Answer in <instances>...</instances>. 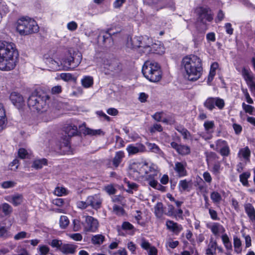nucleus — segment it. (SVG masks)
I'll use <instances>...</instances> for the list:
<instances>
[{"label":"nucleus","mask_w":255,"mask_h":255,"mask_svg":"<svg viewBox=\"0 0 255 255\" xmlns=\"http://www.w3.org/2000/svg\"><path fill=\"white\" fill-rule=\"evenodd\" d=\"M63 128L65 133L67 134L68 137H66V138L64 139V141L61 145V147L63 146H63L68 147L69 145V137L76 135L77 134L78 128L77 125L74 123H70L67 124Z\"/></svg>","instance_id":"nucleus-11"},{"label":"nucleus","mask_w":255,"mask_h":255,"mask_svg":"<svg viewBox=\"0 0 255 255\" xmlns=\"http://www.w3.org/2000/svg\"><path fill=\"white\" fill-rule=\"evenodd\" d=\"M84 134L91 136H96L104 134V132L100 129H93L90 128H86L84 130Z\"/></svg>","instance_id":"nucleus-41"},{"label":"nucleus","mask_w":255,"mask_h":255,"mask_svg":"<svg viewBox=\"0 0 255 255\" xmlns=\"http://www.w3.org/2000/svg\"><path fill=\"white\" fill-rule=\"evenodd\" d=\"M114 212L118 216H122L125 214V210L123 207L117 205H114L113 206Z\"/></svg>","instance_id":"nucleus-51"},{"label":"nucleus","mask_w":255,"mask_h":255,"mask_svg":"<svg viewBox=\"0 0 255 255\" xmlns=\"http://www.w3.org/2000/svg\"><path fill=\"white\" fill-rule=\"evenodd\" d=\"M217 246V242L211 239L206 250V255H215Z\"/></svg>","instance_id":"nucleus-29"},{"label":"nucleus","mask_w":255,"mask_h":255,"mask_svg":"<svg viewBox=\"0 0 255 255\" xmlns=\"http://www.w3.org/2000/svg\"><path fill=\"white\" fill-rule=\"evenodd\" d=\"M18 52L13 43L0 41V70L13 69L17 62Z\"/></svg>","instance_id":"nucleus-1"},{"label":"nucleus","mask_w":255,"mask_h":255,"mask_svg":"<svg viewBox=\"0 0 255 255\" xmlns=\"http://www.w3.org/2000/svg\"><path fill=\"white\" fill-rule=\"evenodd\" d=\"M125 157V153L123 151H119L116 152L113 159V164L115 167H118Z\"/></svg>","instance_id":"nucleus-30"},{"label":"nucleus","mask_w":255,"mask_h":255,"mask_svg":"<svg viewBox=\"0 0 255 255\" xmlns=\"http://www.w3.org/2000/svg\"><path fill=\"white\" fill-rule=\"evenodd\" d=\"M148 149L155 153L158 154L161 157H163L164 155V153L159 148V147L155 143L147 142L146 143Z\"/></svg>","instance_id":"nucleus-35"},{"label":"nucleus","mask_w":255,"mask_h":255,"mask_svg":"<svg viewBox=\"0 0 255 255\" xmlns=\"http://www.w3.org/2000/svg\"><path fill=\"white\" fill-rule=\"evenodd\" d=\"M215 124L213 121H207L204 124L205 130L207 133H212V129L214 128Z\"/></svg>","instance_id":"nucleus-45"},{"label":"nucleus","mask_w":255,"mask_h":255,"mask_svg":"<svg viewBox=\"0 0 255 255\" xmlns=\"http://www.w3.org/2000/svg\"><path fill=\"white\" fill-rule=\"evenodd\" d=\"M16 30L20 35H26L36 33L39 26L36 22L28 17L19 18L16 23Z\"/></svg>","instance_id":"nucleus-6"},{"label":"nucleus","mask_w":255,"mask_h":255,"mask_svg":"<svg viewBox=\"0 0 255 255\" xmlns=\"http://www.w3.org/2000/svg\"><path fill=\"white\" fill-rule=\"evenodd\" d=\"M151 39L147 36H135L128 39L127 46L130 49L136 48H143V52L149 53L153 49V53L161 55L164 53V49L163 46H159L157 44H151Z\"/></svg>","instance_id":"nucleus-3"},{"label":"nucleus","mask_w":255,"mask_h":255,"mask_svg":"<svg viewBox=\"0 0 255 255\" xmlns=\"http://www.w3.org/2000/svg\"><path fill=\"white\" fill-rule=\"evenodd\" d=\"M6 124L7 118L5 109L3 105L0 103V132L6 128Z\"/></svg>","instance_id":"nucleus-26"},{"label":"nucleus","mask_w":255,"mask_h":255,"mask_svg":"<svg viewBox=\"0 0 255 255\" xmlns=\"http://www.w3.org/2000/svg\"><path fill=\"white\" fill-rule=\"evenodd\" d=\"M104 190L109 195L115 194L116 190L112 185H108L105 187Z\"/></svg>","instance_id":"nucleus-55"},{"label":"nucleus","mask_w":255,"mask_h":255,"mask_svg":"<svg viewBox=\"0 0 255 255\" xmlns=\"http://www.w3.org/2000/svg\"><path fill=\"white\" fill-rule=\"evenodd\" d=\"M166 226L167 229L175 234H178L183 230L182 225L171 220L166 221Z\"/></svg>","instance_id":"nucleus-22"},{"label":"nucleus","mask_w":255,"mask_h":255,"mask_svg":"<svg viewBox=\"0 0 255 255\" xmlns=\"http://www.w3.org/2000/svg\"><path fill=\"white\" fill-rule=\"evenodd\" d=\"M105 240V236L101 234L93 235L91 238V242L95 245H100L104 243Z\"/></svg>","instance_id":"nucleus-37"},{"label":"nucleus","mask_w":255,"mask_h":255,"mask_svg":"<svg viewBox=\"0 0 255 255\" xmlns=\"http://www.w3.org/2000/svg\"><path fill=\"white\" fill-rule=\"evenodd\" d=\"M77 246L70 244H64L60 248V251L65 255L73 254L75 253Z\"/></svg>","instance_id":"nucleus-25"},{"label":"nucleus","mask_w":255,"mask_h":255,"mask_svg":"<svg viewBox=\"0 0 255 255\" xmlns=\"http://www.w3.org/2000/svg\"><path fill=\"white\" fill-rule=\"evenodd\" d=\"M128 249L131 252V254H135L136 245L132 242H129L127 244Z\"/></svg>","instance_id":"nucleus-61"},{"label":"nucleus","mask_w":255,"mask_h":255,"mask_svg":"<svg viewBox=\"0 0 255 255\" xmlns=\"http://www.w3.org/2000/svg\"><path fill=\"white\" fill-rule=\"evenodd\" d=\"M15 183L11 181H5L2 183L1 186L3 188H8L13 187L15 185Z\"/></svg>","instance_id":"nucleus-63"},{"label":"nucleus","mask_w":255,"mask_h":255,"mask_svg":"<svg viewBox=\"0 0 255 255\" xmlns=\"http://www.w3.org/2000/svg\"><path fill=\"white\" fill-rule=\"evenodd\" d=\"M60 77L65 81H70L73 79V76L70 73H61Z\"/></svg>","instance_id":"nucleus-56"},{"label":"nucleus","mask_w":255,"mask_h":255,"mask_svg":"<svg viewBox=\"0 0 255 255\" xmlns=\"http://www.w3.org/2000/svg\"><path fill=\"white\" fill-rule=\"evenodd\" d=\"M241 74L253 95L255 96V76L249 68L243 67Z\"/></svg>","instance_id":"nucleus-10"},{"label":"nucleus","mask_w":255,"mask_h":255,"mask_svg":"<svg viewBox=\"0 0 255 255\" xmlns=\"http://www.w3.org/2000/svg\"><path fill=\"white\" fill-rule=\"evenodd\" d=\"M83 218L84 220L82 222V225L85 233H94L98 230L99 224L97 219L88 215H84Z\"/></svg>","instance_id":"nucleus-9"},{"label":"nucleus","mask_w":255,"mask_h":255,"mask_svg":"<svg viewBox=\"0 0 255 255\" xmlns=\"http://www.w3.org/2000/svg\"><path fill=\"white\" fill-rule=\"evenodd\" d=\"M12 212V208L6 203L0 204V218L7 216Z\"/></svg>","instance_id":"nucleus-27"},{"label":"nucleus","mask_w":255,"mask_h":255,"mask_svg":"<svg viewBox=\"0 0 255 255\" xmlns=\"http://www.w3.org/2000/svg\"><path fill=\"white\" fill-rule=\"evenodd\" d=\"M154 213L158 218H160L163 215V206L161 202H158L154 207Z\"/></svg>","instance_id":"nucleus-38"},{"label":"nucleus","mask_w":255,"mask_h":255,"mask_svg":"<svg viewBox=\"0 0 255 255\" xmlns=\"http://www.w3.org/2000/svg\"><path fill=\"white\" fill-rule=\"evenodd\" d=\"M4 199L11 203L13 206H17L22 203L23 198L21 194H15L5 196Z\"/></svg>","instance_id":"nucleus-18"},{"label":"nucleus","mask_w":255,"mask_h":255,"mask_svg":"<svg viewBox=\"0 0 255 255\" xmlns=\"http://www.w3.org/2000/svg\"><path fill=\"white\" fill-rule=\"evenodd\" d=\"M128 155H132L138 153L144 152L146 151L145 146L141 143L130 144L126 148Z\"/></svg>","instance_id":"nucleus-13"},{"label":"nucleus","mask_w":255,"mask_h":255,"mask_svg":"<svg viewBox=\"0 0 255 255\" xmlns=\"http://www.w3.org/2000/svg\"><path fill=\"white\" fill-rule=\"evenodd\" d=\"M54 193L58 196H62L66 194V189L64 187H58L54 190Z\"/></svg>","instance_id":"nucleus-52"},{"label":"nucleus","mask_w":255,"mask_h":255,"mask_svg":"<svg viewBox=\"0 0 255 255\" xmlns=\"http://www.w3.org/2000/svg\"><path fill=\"white\" fill-rule=\"evenodd\" d=\"M82 56L78 51L70 52L61 61L62 68L65 70H73L81 63Z\"/></svg>","instance_id":"nucleus-7"},{"label":"nucleus","mask_w":255,"mask_h":255,"mask_svg":"<svg viewBox=\"0 0 255 255\" xmlns=\"http://www.w3.org/2000/svg\"><path fill=\"white\" fill-rule=\"evenodd\" d=\"M210 198L212 202L216 205L219 204L222 199L221 194L217 191H213L211 192L210 194Z\"/></svg>","instance_id":"nucleus-40"},{"label":"nucleus","mask_w":255,"mask_h":255,"mask_svg":"<svg viewBox=\"0 0 255 255\" xmlns=\"http://www.w3.org/2000/svg\"><path fill=\"white\" fill-rule=\"evenodd\" d=\"M37 250L40 255H47L50 251L49 248L46 245H40Z\"/></svg>","instance_id":"nucleus-49"},{"label":"nucleus","mask_w":255,"mask_h":255,"mask_svg":"<svg viewBox=\"0 0 255 255\" xmlns=\"http://www.w3.org/2000/svg\"><path fill=\"white\" fill-rule=\"evenodd\" d=\"M207 227L209 229L213 235L219 236L220 234H223L225 232V228L219 223L214 222L208 224Z\"/></svg>","instance_id":"nucleus-17"},{"label":"nucleus","mask_w":255,"mask_h":255,"mask_svg":"<svg viewBox=\"0 0 255 255\" xmlns=\"http://www.w3.org/2000/svg\"><path fill=\"white\" fill-rule=\"evenodd\" d=\"M242 108L247 113L250 115H253V112L255 110V108L252 106L246 104L245 103L242 104Z\"/></svg>","instance_id":"nucleus-53"},{"label":"nucleus","mask_w":255,"mask_h":255,"mask_svg":"<svg viewBox=\"0 0 255 255\" xmlns=\"http://www.w3.org/2000/svg\"><path fill=\"white\" fill-rule=\"evenodd\" d=\"M245 211L250 220L252 223H255V209L251 203L244 205Z\"/></svg>","instance_id":"nucleus-24"},{"label":"nucleus","mask_w":255,"mask_h":255,"mask_svg":"<svg viewBox=\"0 0 255 255\" xmlns=\"http://www.w3.org/2000/svg\"><path fill=\"white\" fill-rule=\"evenodd\" d=\"M204 107L209 111L214 110L213 97L207 98L203 103Z\"/></svg>","instance_id":"nucleus-43"},{"label":"nucleus","mask_w":255,"mask_h":255,"mask_svg":"<svg viewBox=\"0 0 255 255\" xmlns=\"http://www.w3.org/2000/svg\"><path fill=\"white\" fill-rule=\"evenodd\" d=\"M82 223L78 219H74L72 221L73 230L74 232L79 231L82 227Z\"/></svg>","instance_id":"nucleus-50"},{"label":"nucleus","mask_w":255,"mask_h":255,"mask_svg":"<svg viewBox=\"0 0 255 255\" xmlns=\"http://www.w3.org/2000/svg\"><path fill=\"white\" fill-rule=\"evenodd\" d=\"M162 130V128L160 124H155L153 125L150 128L151 132H154L155 131H161Z\"/></svg>","instance_id":"nucleus-59"},{"label":"nucleus","mask_w":255,"mask_h":255,"mask_svg":"<svg viewBox=\"0 0 255 255\" xmlns=\"http://www.w3.org/2000/svg\"><path fill=\"white\" fill-rule=\"evenodd\" d=\"M50 245L52 247L56 248L58 249L59 250L60 248H61V247L63 246L62 241L61 240H58L57 239H54L52 240Z\"/></svg>","instance_id":"nucleus-54"},{"label":"nucleus","mask_w":255,"mask_h":255,"mask_svg":"<svg viewBox=\"0 0 255 255\" xmlns=\"http://www.w3.org/2000/svg\"><path fill=\"white\" fill-rule=\"evenodd\" d=\"M128 189L127 192L128 193H133V191H137L138 189V185L133 182H130L129 181L126 182Z\"/></svg>","instance_id":"nucleus-46"},{"label":"nucleus","mask_w":255,"mask_h":255,"mask_svg":"<svg viewBox=\"0 0 255 255\" xmlns=\"http://www.w3.org/2000/svg\"><path fill=\"white\" fill-rule=\"evenodd\" d=\"M149 168H151V165L146 162H133L129 166V173L135 179H138L148 173Z\"/></svg>","instance_id":"nucleus-8"},{"label":"nucleus","mask_w":255,"mask_h":255,"mask_svg":"<svg viewBox=\"0 0 255 255\" xmlns=\"http://www.w3.org/2000/svg\"><path fill=\"white\" fill-rule=\"evenodd\" d=\"M190 181H187L186 179L181 180L179 181L178 185L179 191L183 192L185 191H189L191 186Z\"/></svg>","instance_id":"nucleus-31"},{"label":"nucleus","mask_w":255,"mask_h":255,"mask_svg":"<svg viewBox=\"0 0 255 255\" xmlns=\"http://www.w3.org/2000/svg\"><path fill=\"white\" fill-rule=\"evenodd\" d=\"M214 110L216 108L219 110H222L225 106V103L223 99L220 97H213Z\"/></svg>","instance_id":"nucleus-33"},{"label":"nucleus","mask_w":255,"mask_h":255,"mask_svg":"<svg viewBox=\"0 0 255 255\" xmlns=\"http://www.w3.org/2000/svg\"><path fill=\"white\" fill-rule=\"evenodd\" d=\"M19 157L21 159H24L28 156V152L24 148H21L18 150V152Z\"/></svg>","instance_id":"nucleus-58"},{"label":"nucleus","mask_w":255,"mask_h":255,"mask_svg":"<svg viewBox=\"0 0 255 255\" xmlns=\"http://www.w3.org/2000/svg\"><path fill=\"white\" fill-rule=\"evenodd\" d=\"M69 237L76 241H81L82 240V236L80 233H75L69 235Z\"/></svg>","instance_id":"nucleus-57"},{"label":"nucleus","mask_w":255,"mask_h":255,"mask_svg":"<svg viewBox=\"0 0 255 255\" xmlns=\"http://www.w3.org/2000/svg\"><path fill=\"white\" fill-rule=\"evenodd\" d=\"M176 129L182 134L184 139H189L191 137V134L189 131L183 127L177 126L176 128Z\"/></svg>","instance_id":"nucleus-44"},{"label":"nucleus","mask_w":255,"mask_h":255,"mask_svg":"<svg viewBox=\"0 0 255 255\" xmlns=\"http://www.w3.org/2000/svg\"><path fill=\"white\" fill-rule=\"evenodd\" d=\"M81 82L83 87L88 88L93 84V78L91 76H85L81 80Z\"/></svg>","instance_id":"nucleus-42"},{"label":"nucleus","mask_w":255,"mask_h":255,"mask_svg":"<svg viewBox=\"0 0 255 255\" xmlns=\"http://www.w3.org/2000/svg\"><path fill=\"white\" fill-rule=\"evenodd\" d=\"M233 240L234 252L237 254H241L242 252V244L241 240L237 237H234Z\"/></svg>","instance_id":"nucleus-36"},{"label":"nucleus","mask_w":255,"mask_h":255,"mask_svg":"<svg viewBox=\"0 0 255 255\" xmlns=\"http://www.w3.org/2000/svg\"><path fill=\"white\" fill-rule=\"evenodd\" d=\"M10 99L12 104L18 108L21 107L24 103L23 97L17 92H12L10 95Z\"/></svg>","instance_id":"nucleus-20"},{"label":"nucleus","mask_w":255,"mask_h":255,"mask_svg":"<svg viewBox=\"0 0 255 255\" xmlns=\"http://www.w3.org/2000/svg\"><path fill=\"white\" fill-rule=\"evenodd\" d=\"M216 150L219 152L223 156H228L230 153L227 142L221 139L217 140L216 142Z\"/></svg>","instance_id":"nucleus-12"},{"label":"nucleus","mask_w":255,"mask_h":255,"mask_svg":"<svg viewBox=\"0 0 255 255\" xmlns=\"http://www.w3.org/2000/svg\"><path fill=\"white\" fill-rule=\"evenodd\" d=\"M30 237V234L24 231H21L16 234L14 236L15 240H19L25 238H28Z\"/></svg>","instance_id":"nucleus-48"},{"label":"nucleus","mask_w":255,"mask_h":255,"mask_svg":"<svg viewBox=\"0 0 255 255\" xmlns=\"http://www.w3.org/2000/svg\"><path fill=\"white\" fill-rule=\"evenodd\" d=\"M251 156V151L248 146L241 148L238 153L240 158H243L246 161H249Z\"/></svg>","instance_id":"nucleus-28"},{"label":"nucleus","mask_w":255,"mask_h":255,"mask_svg":"<svg viewBox=\"0 0 255 255\" xmlns=\"http://www.w3.org/2000/svg\"><path fill=\"white\" fill-rule=\"evenodd\" d=\"M197 12L199 15V19L203 23L211 21L213 19L212 15L208 13V9L207 8L201 7L198 9Z\"/></svg>","instance_id":"nucleus-16"},{"label":"nucleus","mask_w":255,"mask_h":255,"mask_svg":"<svg viewBox=\"0 0 255 255\" xmlns=\"http://www.w3.org/2000/svg\"><path fill=\"white\" fill-rule=\"evenodd\" d=\"M186 163L185 162H176L175 163L174 169L179 177H184L187 175V172L186 170Z\"/></svg>","instance_id":"nucleus-19"},{"label":"nucleus","mask_w":255,"mask_h":255,"mask_svg":"<svg viewBox=\"0 0 255 255\" xmlns=\"http://www.w3.org/2000/svg\"><path fill=\"white\" fill-rule=\"evenodd\" d=\"M251 176L249 172H245L240 175V181L244 186L248 187L249 186L248 179Z\"/></svg>","instance_id":"nucleus-39"},{"label":"nucleus","mask_w":255,"mask_h":255,"mask_svg":"<svg viewBox=\"0 0 255 255\" xmlns=\"http://www.w3.org/2000/svg\"><path fill=\"white\" fill-rule=\"evenodd\" d=\"M45 63L53 70H59L62 68V65L51 57H48L47 55L44 56Z\"/></svg>","instance_id":"nucleus-23"},{"label":"nucleus","mask_w":255,"mask_h":255,"mask_svg":"<svg viewBox=\"0 0 255 255\" xmlns=\"http://www.w3.org/2000/svg\"><path fill=\"white\" fill-rule=\"evenodd\" d=\"M87 198L89 205L93 209L97 210L101 208L103 199L100 194L89 196Z\"/></svg>","instance_id":"nucleus-14"},{"label":"nucleus","mask_w":255,"mask_h":255,"mask_svg":"<svg viewBox=\"0 0 255 255\" xmlns=\"http://www.w3.org/2000/svg\"><path fill=\"white\" fill-rule=\"evenodd\" d=\"M209 213L210 214L211 218L212 220H219V218L218 217L217 213L215 210H214L211 208H209Z\"/></svg>","instance_id":"nucleus-62"},{"label":"nucleus","mask_w":255,"mask_h":255,"mask_svg":"<svg viewBox=\"0 0 255 255\" xmlns=\"http://www.w3.org/2000/svg\"><path fill=\"white\" fill-rule=\"evenodd\" d=\"M170 145L180 155H185L190 152V148L187 145L178 144L174 141L171 142Z\"/></svg>","instance_id":"nucleus-15"},{"label":"nucleus","mask_w":255,"mask_h":255,"mask_svg":"<svg viewBox=\"0 0 255 255\" xmlns=\"http://www.w3.org/2000/svg\"><path fill=\"white\" fill-rule=\"evenodd\" d=\"M67 27L70 31H74L77 28L78 25L76 22L72 21L68 23Z\"/></svg>","instance_id":"nucleus-60"},{"label":"nucleus","mask_w":255,"mask_h":255,"mask_svg":"<svg viewBox=\"0 0 255 255\" xmlns=\"http://www.w3.org/2000/svg\"><path fill=\"white\" fill-rule=\"evenodd\" d=\"M49 100L48 96L45 94L38 95L33 94L29 97L27 105L31 110H35L38 113H43L46 112L48 109V101Z\"/></svg>","instance_id":"nucleus-5"},{"label":"nucleus","mask_w":255,"mask_h":255,"mask_svg":"<svg viewBox=\"0 0 255 255\" xmlns=\"http://www.w3.org/2000/svg\"><path fill=\"white\" fill-rule=\"evenodd\" d=\"M69 224V220L66 216H61L59 220V225L62 229H65Z\"/></svg>","instance_id":"nucleus-47"},{"label":"nucleus","mask_w":255,"mask_h":255,"mask_svg":"<svg viewBox=\"0 0 255 255\" xmlns=\"http://www.w3.org/2000/svg\"><path fill=\"white\" fill-rule=\"evenodd\" d=\"M142 71L144 77L152 82H157L161 79L160 67L154 61H146L142 66Z\"/></svg>","instance_id":"nucleus-4"},{"label":"nucleus","mask_w":255,"mask_h":255,"mask_svg":"<svg viewBox=\"0 0 255 255\" xmlns=\"http://www.w3.org/2000/svg\"><path fill=\"white\" fill-rule=\"evenodd\" d=\"M47 164V161L45 158L36 159L33 161L31 167L35 169H39Z\"/></svg>","instance_id":"nucleus-32"},{"label":"nucleus","mask_w":255,"mask_h":255,"mask_svg":"<svg viewBox=\"0 0 255 255\" xmlns=\"http://www.w3.org/2000/svg\"><path fill=\"white\" fill-rule=\"evenodd\" d=\"M140 246L143 249L148 251V255H157V250L156 248L151 246L145 239H141Z\"/></svg>","instance_id":"nucleus-21"},{"label":"nucleus","mask_w":255,"mask_h":255,"mask_svg":"<svg viewBox=\"0 0 255 255\" xmlns=\"http://www.w3.org/2000/svg\"><path fill=\"white\" fill-rule=\"evenodd\" d=\"M181 67L189 81H196L202 75V61L197 55L190 54L184 57L182 60Z\"/></svg>","instance_id":"nucleus-2"},{"label":"nucleus","mask_w":255,"mask_h":255,"mask_svg":"<svg viewBox=\"0 0 255 255\" xmlns=\"http://www.w3.org/2000/svg\"><path fill=\"white\" fill-rule=\"evenodd\" d=\"M233 128L236 134H240L242 131V127L239 124H234L233 125Z\"/></svg>","instance_id":"nucleus-64"},{"label":"nucleus","mask_w":255,"mask_h":255,"mask_svg":"<svg viewBox=\"0 0 255 255\" xmlns=\"http://www.w3.org/2000/svg\"><path fill=\"white\" fill-rule=\"evenodd\" d=\"M158 172L155 169V167L154 165H151V168H149L148 173L146 174L145 177L146 180L147 182L150 181L151 180H154L156 178V177L157 176Z\"/></svg>","instance_id":"nucleus-34"}]
</instances>
